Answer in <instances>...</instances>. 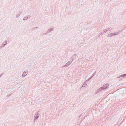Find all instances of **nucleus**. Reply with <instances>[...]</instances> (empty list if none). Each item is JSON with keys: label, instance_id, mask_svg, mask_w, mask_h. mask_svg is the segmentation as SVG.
Masks as SVG:
<instances>
[{"label": "nucleus", "instance_id": "1", "mask_svg": "<svg viewBox=\"0 0 126 126\" xmlns=\"http://www.w3.org/2000/svg\"><path fill=\"white\" fill-rule=\"evenodd\" d=\"M26 74V73L24 72L23 73V75L25 76V74Z\"/></svg>", "mask_w": 126, "mask_h": 126}]
</instances>
